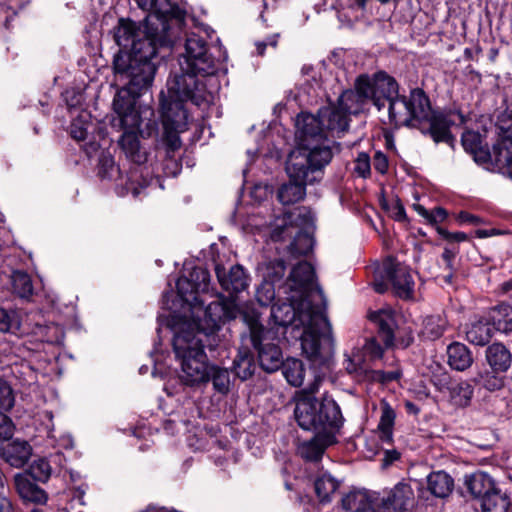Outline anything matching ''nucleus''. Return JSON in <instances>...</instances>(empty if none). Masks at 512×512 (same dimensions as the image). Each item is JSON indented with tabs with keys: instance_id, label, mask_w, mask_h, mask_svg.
Masks as SVG:
<instances>
[{
	"instance_id": "f257e3e1",
	"label": "nucleus",
	"mask_w": 512,
	"mask_h": 512,
	"mask_svg": "<svg viewBox=\"0 0 512 512\" xmlns=\"http://www.w3.org/2000/svg\"><path fill=\"white\" fill-rule=\"evenodd\" d=\"M239 309L233 301L217 299L209 303L198 327L181 324L173 337V350L180 365L179 379L187 386L208 382L207 356L204 347L214 349L220 339L218 332L227 321L237 317Z\"/></svg>"
},
{
	"instance_id": "f03ea898",
	"label": "nucleus",
	"mask_w": 512,
	"mask_h": 512,
	"mask_svg": "<svg viewBox=\"0 0 512 512\" xmlns=\"http://www.w3.org/2000/svg\"><path fill=\"white\" fill-rule=\"evenodd\" d=\"M139 8L148 12L143 26L128 19H120L114 39L121 48L119 53L133 54L137 48L145 49L147 42L156 47L169 46L174 34L171 22H178L181 10L170 0H135Z\"/></svg>"
},
{
	"instance_id": "7ed1b4c3",
	"label": "nucleus",
	"mask_w": 512,
	"mask_h": 512,
	"mask_svg": "<svg viewBox=\"0 0 512 512\" xmlns=\"http://www.w3.org/2000/svg\"><path fill=\"white\" fill-rule=\"evenodd\" d=\"M369 101L378 110L388 102V116L395 127L418 126L429 116L430 100L422 89L411 90L409 96L398 94V83L385 72L370 77L360 75Z\"/></svg>"
},
{
	"instance_id": "20e7f679",
	"label": "nucleus",
	"mask_w": 512,
	"mask_h": 512,
	"mask_svg": "<svg viewBox=\"0 0 512 512\" xmlns=\"http://www.w3.org/2000/svg\"><path fill=\"white\" fill-rule=\"evenodd\" d=\"M179 64L182 73L168 81L169 97L190 99L197 106L211 103L212 92L197 77L214 75L217 71V62L209 54L206 41L196 34L188 36L185 53L180 57Z\"/></svg>"
},
{
	"instance_id": "39448f33",
	"label": "nucleus",
	"mask_w": 512,
	"mask_h": 512,
	"mask_svg": "<svg viewBox=\"0 0 512 512\" xmlns=\"http://www.w3.org/2000/svg\"><path fill=\"white\" fill-rule=\"evenodd\" d=\"M321 380L316 378L296 396L294 416L304 430L336 431L344 421L340 407L330 396L324 395L321 401L314 395L318 392Z\"/></svg>"
},
{
	"instance_id": "423d86ee",
	"label": "nucleus",
	"mask_w": 512,
	"mask_h": 512,
	"mask_svg": "<svg viewBox=\"0 0 512 512\" xmlns=\"http://www.w3.org/2000/svg\"><path fill=\"white\" fill-rule=\"evenodd\" d=\"M133 54L118 53L114 57L113 68L117 81L123 83L120 90L129 91V95L139 97L148 90L154 80L157 49L153 42H147L145 49L137 48Z\"/></svg>"
},
{
	"instance_id": "0eeeda50",
	"label": "nucleus",
	"mask_w": 512,
	"mask_h": 512,
	"mask_svg": "<svg viewBox=\"0 0 512 512\" xmlns=\"http://www.w3.org/2000/svg\"><path fill=\"white\" fill-rule=\"evenodd\" d=\"M301 321H305V324L300 326L303 353L314 363H324L333 352V338L328 319L320 310L304 314Z\"/></svg>"
},
{
	"instance_id": "6e6552de",
	"label": "nucleus",
	"mask_w": 512,
	"mask_h": 512,
	"mask_svg": "<svg viewBox=\"0 0 512 512\" xmlns=\"http://www.w3.org/2000/svg\"><path fill=\"white\" fill-rule=\"evenodd\" d=\"M333 157L329 142L306 145L290 153L286 172L292 179L318 182L322 179L323 169Z\"/></svg>"
},
{
	"instance_id": "1a4fd4ad",
	"label": "nucleus",
	"mask_w": 512,
	"mask_h": 512,
	"mask_svg": "<svg viewBox=\"0 0 512 512\" xmlns=\"http://www.w3.org/2000/svg\"><path fill=\"white\" fill-rule=\"evenodd\" d=\"M314 216L306 207L295 208L277 218L271 232L274 241L292 239L289 249L292 254L303 255L310 251L312 239L307 231L313 225Z\"/></svg>"
},
{
	"instance_id": "9d476101",
	"label": "nucleus",
	"mask_w": 512,
	"mask_h": 512,
	"mask_svg": "<svg viewBox=\"0 0 512 512\" xmlns=\"http://www.w3.org/2000/svg\"><path fill=\"white\" fill-rule=\"evenodd\" d=\"M242 317L249 329L250 340L257 352L261 368L268 373L277 371L283 364V356L280 347L275 343L274 327L265 329L260 323L259 317L254 313H245Z\"/></svg>"
},
{
	"instance_id": "9b49d317",
	"label": "nucleus",
	"mask_w": 512,
	"mask_h": 512,
	"mask_svg": "<svg viewBox=\"0 0 512 512\" xmlns=\"http://www.w3.org/2000/svg\"><path fill=\"white\" fill-rule=\"evenodd\" d=\"M287 302L281 304H274L271 307L270 319L274 327H288L293 326L295 329H300L305 321H301L304 314L320 311L321 308L312 303V300L302 299L297 295L286 293Z\"/></svg>"
},
{
	"instance_id": "f8f14e48",
	"label": "nucleus",
	"mask_w": 512,
	"mask_h": 512,
	"mask_svg": "<svg viewBox=\"0 0 512 512\" xmlns=\"http://www.w3.org/2000/svg\"><path fill=\"white\" fill-rule=\"evenodd\" d=\"M173 102L168 106L162 104L163 125L165 128L164 140L169 151H175L181 147L179 133L187 129V112L183 102L188 99L170 97Z\"/></svg>"
},
{
	"instance_id": "ddd939ff",
	"label": "nucleus",
	"mask_w": 512,
	"mask_h": 512,
	"mask_svg": "<svg viewBox=\"0 0 512 512\" xmlns=\"http://www.w3.org/2000/svg\"><path fill=\"white\" fill-rule=\"evenodd\" d=\"M284 293L297 295L302 299L313 301L315 296H321V291L315 282V271L312 265L306 261L295 265L285 282Z\"/></svg>"
},
{
	"instance_id": "4468645a",
	"label": "nucleus",
	"mask_w": 512,
	"mask_h": 512,
	"mask_svg": "<svg viewBox=\"0 0 512 512\" xmlns=\"http://www.w3.org/2000/svg\"><path fill=\"white\" fill-rule=\"evenodd\" d=\"M136 96L129 95L127 90H118L113 99V111L115 117L111 125L117 130L138 132L141 117L136 109Z\"/></svg>"
},
{
	"instance_id": "2eb2a0df",
	"label": "nucleus",
	"mask_w": 512,
	"mask_h": 512,
	"mask_svg": "<svg viewBox=\"0 0 512 512\" xmlns=\"http://www.w3.org/2000/svg\"><path fill=\"white\" fill-rule=\"evenodd\" d=\"M378 273L382 278H387L398 297L403 299L413 297L414 280L408 267L396 262L393 258H387L378 268Z\"/></svg>"
},
{
	"instance_id": "dca6fc26",
	"label": "nucleus",
	"mask_w": 512,
	"mask_h": 512,
	"mask_svg": "<svg viewBox=\"0 0 512 512\" xmlns=\"http://www.w3.org/2000/svg\"><path fill=\"white\" fill-rule=\"evenodd\" d=\"M295 127L299 147L328 142L318 114L301 112L296 117Z\"/></svg>"
},
{
	"instance_id": "f3484780",
	"label": "nucleus",
	"mask_w": 512,
	"mask_h": 512,
	"mask_svg": "<svg viewBox=\"0 0 512 512\" xmlns=\"http://www.w3.org/2000/svg\"><path fill=\"white\" fill-rule=\"evenodd\" d=\"M454 117H457L460 124L465 122V117L462 113H450L448 115L442 113H432V109L430 108L429 116L418 125L413 126L414 128H420L422 124L429 123V134L433 138V140L438 142L452 143L453 136L450 132L451 125L455 124Z\"/></svg>"
},
{
	"instance_id": "a211bd4d",
	"label": "nucleus",
	"mask_w": 512,
	"mask_h": 512,
	"mask_svg": "<svg viewBox=\"0 0 512 512\" xmlns=\"http://www.w3.org/2000/svg\"><path fill=\"white\" fill-rule=\"evenodd\" d=\"M264 278V284L261 290H258V301L262 305H268L275 296L274 284L282 280L286 265L282 259H274L260 266Z\"/></svg>"
},
{
	"instance_id": "6ab92c4d",
	"label": "nucleus",
	"mask_w": 512,
	"mask_h": 512,
	"mask_svg": "<svg viewBox=\"0 0 512 512\" xmlns=\"http://www.w3.org/2000/svg\"><path fill=\"white\" fill-rule=\"evenodd\" d=\"M176 288L179 296L184 302L189 304L192 312V321L183 322L182 324H191L193 327H198L200 320H203L205 317L204 311L209 304L204 307V300L199 297L201 292H196V286L187 276L178 278Z\"/></svg>"
},
{
	"instance_id": "aec40b11",
	"label": "nucleus",
	"mask_w": 512,
	"mask_h": 512,
	"mask_svg": "<svg viewBox=\"0 0 512 512\" xmlns=\"http://www.w3.org/2000/svg\"><path fill=\"white\" fill-rule=\"evenodd\" d=\"M328 142L340 138L349 127V117L336 104L322 107L318 111Z\"/></svg>"
},
{
	"instance_id": "412c9836",
	"label": "nucleus",
	"mask_w": 512,
	"mask_h": 512,
	"mask_svg": "<svg viewBox=\"0 0 512 512\" xmlns=\"http://www.w3.org/2000/svg\"><path fill=\"white\" fill-rule=\"evenodd\" d=\"M215 273L221 287L229 293H238L248 286V278L240 265H233L228 270L220 265H215Z\"/></svg>"
},
{
	"instance_id": "4be33fe9",
	"label": "nucleus",
	"mask_w": 512,
	"mask_h": 512,
	"mask_svg": "<svg viewBox=\"0 0 512 512\" xmlns=\"http://www.w3.org/2000/svg\"><path fill=\"white\" fill-rule=\"evenodd\" d=\"M335 442V431H319L312 439L303 442L299 446L298 452L307 461H318L325 449Z\"/></svg>"
},
{
	"instance_id": "5701e85b",
	"label": "nucleus",
	"mask_w": 512,
	"mask_h": 512,
	"mask_svg": "<svg viewBox=\"0 0 512 512\" xmlns=\"http://www.w3.org/2000/svg\"><path fill=\"white\" fill-rule=\"evenodd\" d=\"M369 101L361 76L356 79L355 90H346L338 98L337 106L346 113L347 117L351 114H358Z\"/></svg>"
},
{
	"instance_id": "b1692460",
	"label": "nucleus",
	"mask_w": 512,
	"mask_h": 512,
	"mask_svg": "<svg viewBox=\"0 0 512 512\" xmlns=\"http://www.w3.org/2000/svg\"><path fill=\"white\" fill-rule=\"evenodd\" d=\"M382 504L386 509L395 512L406 511L414 505V492L408 483L399 482L383 497Z\"/></svg>"
},
{
	"instance_id": "393cba45",
	"label": "nucleus",
	"mask_w": 512,
	"mask_h": 512,
	"mask_svg": "<svg viewBox=\"0 0 512 512\" xmlns=\"http://www.w3.org/2000/svg\"><path fill=\"white\" fill-rule=\"evenodd\" d=\"M32 448L28 442L13 440L0 446L1 458L13 467H23L30 459Z\"/></svg>"
},
{
	"instance_id": "a878e982",
	"label": "nucleus",
	"mask_w": 512,
	"mask_h": 512,
	"mask_svg": "<svg viewBox=\"0 0 512 512\" xmlns=\"http://www.w3.org/2000/svg\"><path fill=\"white\" fill-rule=\"evenodd\" d=\"M369 318L377 325L378 337L385 347L393 345L396 327L393 311L391 309H381L370 313Z\"/></svg>"
},
{
	"instance_id": "bb28decb",
	"label": "nucleus",
	"mask_w": 512,
	"mask_h": 512,
	"mask_svg": "<svg viewBox=\"0 0 512 512\" xmlns=\"http://www.w3.org/2000/svg\"><path fill=\"white\" fill-rule=\"evenodd\" d=\"M15 487L19 496L24 500L34 504L43 505L48 500L45 490L31 482L30 479L23 474H17L14 477Z\"/></svg>"
},
{
	"instance_id": "cd10ccee",
	"label": "nucleus",
	"mask_w": 512,
	"mask_h": 512,
	"mask_svg": "<svg viewBox=\"0 0 512 512\" xmlns=\"http://www.w3.org/2000/svg\"><path fill=\"white\" fill-rule=\"evenodd\" d=\"M462 146L478 163H487L491 160V153L486 145L483 144V139L480 133L475 131H466L462 135Z\"/></svg>"
},
{
	"instance_id": "c85d7f7f",
	"label": "nucleus",
	"mask_w": 512,
	"mask_h": 512,
	"mask_svg": "<svg viewBox=\"0 0 512 512\" xmlns=\"http://www.w3.org/2000/svg\"><path fill=\"white\" fill-rule=\"evenodd\" d=\"M126 157L136 164H143L147 161V153L141 148L138 133L125 131L118 141Z\"/></svg>"
},
{
	"instance_id": "c756f323",
	"label": "nucleus",
	"mask_w": 512,
	"mask_h": 512,
	"mask_svg": "<svg viewBox=\"0 0 512 512\" xmlns=\"http://www.w3.org/2000/svg\"><path fill=\"white\" fill-rule=\"evenodd\" d=\"M289 178L290 181L283 184L277 193V197L283 205H291L302 200L306 195V185L313 184L312 181Z\"/></svg>"
},
{
	"instance_id": "7c9ffc66",
	"label": "nucleus",
	"mask_w": 512,
	"mask_h": 512,
	"mask_svg": "<svg viewBox=\"0 0 512 512\" xmlns=\"http://www.w3.org/2000/svg\"><path fill=\"white\" fill-rule=\"evenodd\" d=\"M464 483L470 494L474 498L480 499H483L495 488L492 478L481 471L466 475Z\"/></svg>"
},
{
	"instance_id": "2f4dec72",
	"label": "nucleus",
	"mask_w": 512,
	"mask_h": 512,
	"mask_svg": "<svg viewBox=\"0 0 512 512\" xmlns=\"http://www.w3.org/2000/svg\"><path fill=\"white\" fill-rule=\"evenodd\" d=\"M486 360L493 372H506L512 362V355L501 343H493L486 349Z\"/></svg>"
},
{
	"instance_id": "473e14b6",
	"label": "nucleus",
	"mask_w": 512,
	"mask_h": 512,
	"mask_svg": "<svg viewBox=\"0 0 512 512\" xmlns=\"http://www.w3.org/2000/svg\"><path fill=\"white\" fill-rule=\"evenodd\" d=\"M493 154L498 164L505 165L512 172V127L501 131L493 146Z\"/></svg>"
},
{
	"instance_id": "72a5a7b5",
	"label": "nucleus",
	"mask_w": 512,
	"mask_h": 512,
	"mask_svg": "<svg viewBox=\"0 0 512 512\" xmlns=\"http://www.w3.org/2000/svg\"><path fill=\"white\" fill-rule=\"evenodd\" d=\"M448 364L457 371L467 370L473 363V357L468 347L462 343L454 342L447 348Z\"/></svg>"
},
{
	"instance_id": "f704fd0d",
	"label": "nucleus",
	"mask_w": 512,
	"mask_h": 512,
	"mask_svg": "<svg viewBox=\"0 0 512 512\" xmlns=\"http://www.w3.org/2000/svg\"><path fill=\"white\" fill-rule=\"evenodd\" d=\"M428 490L438 498L447 497L453 490L454 480L444 471H436L427 477Z\"/></svg>"
},
{
	"instance_id": "c9c22d12",
	"label": "nucleus",
	"mask_w": 512,
	"mask_h": 512,
	"mask_svg": "<svg viewBox=\"0 0 512 512\" xmlns=\"http://www.w3.org/2000/svg\"><path fill=\"white\" fill-rule=\"evenodd\" d=\"M372 497L365 490H354L342 498V506L351 512H368L372 506Z\"/></svg>"
},
{
	"instance_id": "e433bc0d",
	"label": "nucleus",
	"mask_w": 512,
	"mask_h": 512,
	"mask_svg": "<svg viewBox=\"0 0 512 512\" xmlns=\"http://www.w3.org/2000/svg\"><path fill=\"white\" fill-rule=\"evenodd\" d=\"M395 418L396 413L393 408L389 405L388 402L383 401L381 404V416L377 426L379 438L382 442H392Z\"/></svg>"
},
{
	"instance_id": "4c0bfd02",
	"label": "nucleus",
	"mask_w": 512,
	"mask_h": 512,
	"mask_svg": "<svg viewBox=\"0 0 512 512\" xmlns=\"http://www.w3.org/2000/svg\"><path fill=\"white\" fill-rule=\"evenodd\" d=\"M449 400L452 405L464 408L470 405L474 389L466 381L453 383L449 388Z\"/></svg>"
},
{
	"instance_id": "58836bf2",
	"label": "nucleus",
	"mask_w": 512,
	"mask_h": 512,
	"mask_svg": "<svg viewBox=\"0 0 512 512\" xmlns=\"http://www.w3.org/2000/svg\"><path fill=\"white\" fill-rule=\"evenodd\" d=\"M282 373L287 382L294 386L300 387L305 377V367L301 360L296 358H288L283 361Z\"/></svg>"
},
{
	"instance_id": "ea45409f",
	"label": "nucleus",
	"mask_w": 512,
	"mask_h": 512,
	"mask_svg": "<svg viewBox=\"0 0 512 512\" xmlns=\"http://www.w3.org/2000/svg\"><path fill=\"white\" fill-rule=\"evenodd\" d=\"M493 329L508 334L512 332V307L502 303L492 310Z\"/></svg>"
},
{
	"instance_id": "a19ab883",
	"label": "nucleus",
	"mask_w": 512,
	"mask_h": 512,
	"mask_svg": "<svg viewBox=\"0 0 512 512\" xmlns=\"http://www.w3.org/2000/svg\"><path fill=\"white\" fill-rule=\"evenodd\" d=\"M493 336V327L485 321L473 323L466 332L467 340L478 346L486 345Z\"/></svg>"
},
{
	"instance_id": "79ce46f5",
	"label": "nucleus",
	"mask_w": 512,
	"mask_h": 512,
	"mask_svg": "<svg viewBox=\"0 0 512 512\" xmlns=\"http://www.w3.org/2000/svg\"><path fill=\"white\" fill-rule=\"evenodd\" d=\"M509 506L510 500L508 496L496 488L481 499L483 512H508Z\"/></svg>"
},
{
	"instance_id": "37998d69",
	"label": "nucleus",
	"mask_w": 512,
	"mask_h": 512,
	"mask_svg": "<svg viewBox=\"0 0 512 512\" xmlns=\"http://www.w3.org/2000/svg\"><path fill=\"white\" fill-rule=\"evenodd\" d=\"M315 492L320 502H330L332 495L338 490L340 483L330 474L319 476L314 483Z\"/></svg>"
},
{
	"instance_id": "c03bdc74",
	"label": "nucleus",
	"mask_w": 512,
	"mask_h": 512,
	"mask_svg": "<svg viewBox=\"0 0 512 512\" xmlns=\"http://www.w3.org/2000/svg\"><path fill=\"white\" fill-rule=\"evenodd\" d=\"M208 381H211L213 388L220 394H227L230 390L231 376L226 368L210 365L208 368Z\"/></svg>"
},
{
	"instance_id": "a18cd8bd",
	"label": "nucleus",
	"mask_w": 512,
	"mask_h": 512,
	"mask_svg": "<svg viewBox=\"0 0 512 512\" xmlns=\"http://www.w3.org/2000/svg\"><path fill=\"white\" fill-rule=\"evenodd\" d=\"M447 327V321L440 315L428 316L423 321L421 334L429 340L440 338Z\"/></svg>"
},
{
	"instance_id": "49530a36",
	"label": "nucleus",
	"mask_w": 512,
	"mask_h": 512,
	"mask_svg": "<svg viewBox=\"0 0 512 512\" xmlns=\"http://www.w3.org/2000/svg\"><path fill=\"white\" fill-rule=\"evenodd\" d=\"M11 279L13 290L19 297L29 298L33 294L32 280L26 272L15 271Z\"/></svg>"
},
{
	"instance_id": "de8ad7c7",
	"label": "nucleus",
	"mask_w": 512,
	"mask_h": 512,
	"mask_svg": "<svg viewBox=\"0 0 512 512\" xmlns=\"http://www.w3.org/2000/svg\"><path fill=\"white\" fill-rule=\"evenodd\" d=\"M20 328V319L15 311L0 308V332L15 333Z\"/></svg>"
},
{
	"instance_id": "09e8293b",
	"label": "nucleus",
	"mask_w": 512,
	"mask_h": 512,
	"mask_svg": "<svg viewBox=\"0 0 512 512\" xmlns=\"http://www.w3.org/2000/svg\"><path fill=\"white\" fill-rule=\"evenodd\" d=\"M51 472H52L51 466H50L49 462L44 458L35 460L29 468L30 476L34 480L43 482V483H45L49 480V478L51 476Z\"/></svg>"
},
{
	"instance_id": "8fccbe9b",
	"label": "nucleus",
	"mask_w": 512,
	"mask_h": 512,
	"mask_svg": "<svg viewBox=\"0 0 512 512\" xmlns=\"http://www.w3.org/2000/svg\"><path fill=\"white\" fill-rule=\"evenodd\" d=\"M188 278L191 279V282L196 286V292L208 293L210 274L206 269L195 267L189 273Z\"/></svg>"
},
{
	"instance_id": "3c124183",
	"label": "nucleus",
	"mask_w": 512,
	"mask_h": 512,
	"mask_svg": "<svg viewBox=\"0 0 512 512\" xmlns=\"http://www.w3.org/2000/svg\"><path fill=\"white\" fill-rule=\"evenodd\" d=\"M255 370L253 359L249 355L240 356L234 360V371L241 380L250 378Z\"/></svg>"
},
{
	"instance_id": "603ef678",
	"label": "nucleus",
	"mask_w": 512,
	"mask_h": 512,
	"mask_svg": "<svg viewBox=\"0 0 512 512\" xmlns=\"http://www.w3.org/2000/svg\"><path fill=\"white\" fill-rule=\"evenodd\" d=\"M15 393L11 385L0 378V411H9L14 407Z\"/></svg>"
},
{
	"instance_id": "864d4df0",
	"label": "nucleus",
	"mask_w": 512,
	"mask_h": 512,
	"mask_svg": "<svg viewBox=\"0 0 512 512\" xmlns=\"http://www.w3.org/2000/svg\"><path fill=\"white\" fill-rule=\"evenodd\" d=\"M497 372H486L484 375H481V384L484 388L489 391H497L500 390L503 385V378L496 375Z\"/></svg>"
},
{
	"instance_id": "5fc2aeb1",
	"label": "nucleus",
	"mask_w": 512,
	"mask_h": 512,
	"mask_svg": "<svg viewBox=\"0 0 512 512\" xmlns=\"http://www.w3.org/2000/svg\"><path fill=\"white\" fill-rule=\"evenodd\" d=\"M344 366L349 374L360 375L364 371L362 358L358 352H352L351 355H347Z\"/></svg>"
},
{
	"instance_id": "6e6d98bb",
	"label": "nucleus",
	"mask_w": 512,
	"mask_h": 512,
	"mask_svg": "<svg viewBox=\"0 0 512 512\" xmlns=\"http://www.w3.org/2000/svg\"><path fill=\"white\" fill-rule=\"evenodd\" d=\"M354 171L363 178L370 175L371 164L370 157L367 153L361 152L358 154L354 164Z\"/></svg>"
},
{
	"instance_id": "4d7b16f0",
	"label": "nucleus",
	"mask_w": 512,
	"mask_h": 512,
	"mask_svg": "<svg viewBox=\"0 0 512 512\" xmlns=\"http://www.w3.org/2000/svg\"><path fill=\"white\" fill-rule=\"evenodd\" d=\"M14 424L4 413L0 412V441L9 440L13 436Z\"/></svg>"
},
{
	"instance_id": "13d9d810",
	"label": "nucleus",
	"mask_w": 512,
	"mask_h": 512,
	"mask_svg": "<svg viewBox=\"0 0 512 512\" xmlns=\"http://www.w3.org/2000/svg\"><path fill=\"white\" fill-rule=\"evenodd\" d=\"M383 351V347L379 344L376 338L368 339L364 345L365 354L369 355L371 358H380Z\"/></svg>"
},
{
	"instance_id": "bf43d9fd",
	"label": "nucleus",
	"mask_w": 512,
	"mask_h": 512,
	"mask_svg": "<svg viewBox=\"0 0 512 512\" xmlns=\"http://www.w3.org/2000/svg\"><path fill=\"white\" fill-rule=\"evenodd\" d=\"M373 166L377 172L385 174L388 170V159L386 155L377 151L373 157Z\"/></svg>"
},
{
	"instance_id": "052dcab7",
	"label": "nucleus",
	"mask_w": 512,
	"mask_h": 512,
	"mask_svg": "<svg viewBox=\"0 0 512 512\" xmlns=\"http://www.w3.org/2000/svg\"><path fill=\"white\" fill-rule=\"evenodd\" d=\"M401 373L399 370H393V371H382L377 370L374 372V379L382 382V383H389L391 381L399 379Z\"/></svg>"
},
{
	"instance_id": "680f3d73",
	"label": "nucleus",
	"mask_w": 512,
	"mask_h": 512,
	"mask_svg": "<svg viewBox=\"0 0 512 512\" xmlns=\"http://www.w3.org/2000/svg\"><path fill=\"white\" fill-rule=\"evenodd\" d=\"M447 212L445 209L441 207H437L434 210L429 212L427 221L432 224H436L442 222L446 219Z\"/></svg>"
},
{
	"instance_id": "e2e57ef3",
	"label": "nucleus",
	"mask_w": 512,
	"mask_h": 512,
	"mask_svg": "<svg viewBox=\"0 0 512 512\" xmlns=\"http://www.w3.org/2000/svg\"><path fill=\"white\" fill-rule=\"evenodd\" d=\"M71 136L80 141L84 140L87 136V130L84 127H78L76 122H73L71 125Z\"/></svg>"
},
{
	"instance_id": "0e129e2a",
	"label": "nucleus",
	"mask_w": 512,
	"mask_h": 512,
	"mask_svg": "<svg viewBox=\"0 0 512 512\" xmlns=\"http://www.w3.org/2000/svg\"><path fill=\"white\" fill-rule=\"evenodd\" d=\"M277 42H278V35H273V36L269 37L266 42H259V43H257L256 46H257L258 54L259 55H263L264 54V49L266 48L267 45H270L272 47H276L277 46Z\"/></svg>"
},
{
	"instance_id": "69168bd1",
	"label": "nucleus",
	"mask_w": 512,
	"mask_h": 512,
	"mask_svg": "<svg viewBox=\"0 0 512 512\" xmlns=\"http://www.w3.org/2000/svg\"><path fill=\"white\" fill-rule=\"evenodd\" d=\"M387 278H382L378 271L376 272V279L374 281V289L378 293H384L387 290Z\"/></svg>"
},
{
	"instance_id": "338daca9",
	"label": "nucleus",
	"mask_w": 512,
	"mask_h": 512,
	"mask_svg": "<svg viewBox=\"0 0 512 512\" xmlns=\"http://www.w3.org/2000/svg\"><path fill=\"white\" fill-rule=\"evenodd\" d=\"M459 219L463 222H468L472 224H478L479 218L473 214H470L468 212L462 211L459 213Z\"/></svg>"
},
{
	"instance_id": "774afa93",
	"label": "nucleus",
	"mask_w": 512,
	"mask_h": 512,
	"mask_svg": "<svg viewBox=\"0 0 512 512\" xmlns=\"http://www.w3.org/2000/svg\"><path fill=\"white\" fill-rule=\"evenodd\" d=\"M394 218L398 221H404L406 219V212L402 204L396 203L394 207Z\"/></svg>"
}]
</instances>
